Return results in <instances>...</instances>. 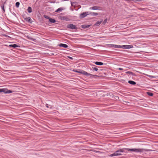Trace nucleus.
Returning <instances> with one entry per match:
<instances>
[{
  "label": "nucleus",
  "instance_id": "obj_1",
  "mask_svg": "<svg viewBox=\"0 0 158 158\" xmlns=\"http://www.w3.org/2000/svg\"><path fill=\"white\" fill-rule=\"evenodd\" d=\"M124 150H126L128 151H132L134 152H142L143 151H153V150H148L146 149H136V148H133V149H130V148H124L123 149H120L119 150H118L116 151V152H125Z\"/></svg>",
  "mask_w": 158,
  "mask_h": 158
},
{
  "label": "nucleus",
  "instance_id": "obj_2",
  "mask_svg": "<svg viewBox=\"0 0 158 158\" xmlns=\"http://www.w3.org/2000/svg\"><path fill=\"white\" fill-rule=\"evenodd\" d=\"M1 92H3L5 94H9L12 93V91L7 89H0V93Z\"/></svg>",
  "mask_w": 158,
  "mask_h": 158
},
{
  "label": "nucleus",
  "instance_id": "obj_3",
  "mask_svg": "<svg viewBox=\"0 0 158 158\" xmlns=\"http://www.w3.org/2000/svg\"><path fill=\"white\" fill-rule=\"evenodd\" d=\"M67 27L68 28H71V29H77V27L75 25H73L72 24H68L67 26Z\"/></svg>",
  "mask_w": 158,
  "mask_h": 158
},
{
  "label": "nucleus",
  "instance_id": "obj_4",
  "mask_svg": "<svg viewBox=\"0 0 158 158\" xmlns=\"http://www.w3.org/2000/svg\"><path fill=\"white\" fill-rule=\"evenodd\" d=\"M80 73L83 74L84 75H86L87 76H90L91 77H94L95 76V75L88 73L86 72H85L83 70L81 71Z\"/></svg>",
  "mask_w": 158,
  "mask_h": 158
},
{
  "label": "nucleus",
  "instance_id": "obj_5",
  "mask_svg": "<svg viewBox=\"0 0 158 158\" xmlns=\"http://www.w3.org/2000/svg\"><path fill=\"white\" fill-rule=\"evenodd\" d=\"M133 47V46L131 45H123L121 46V48L124 49H130Z\"/></svg>",
  "mask_w": 158,
  "mask_h": 158
},
{
  "label": "nucleus",
  "instance_id": "obj_6",
  "mask_svg": "<svg viewBox=\"0 0 158 158\" xmlns=\"http://www.w3.org/2000/svg\"><path fill=\"white\" fill-rule=\"evenodd\" d=\"M88 12H84L83 13L81 14L80 15V18H82L85 17L86 16H87L88 14Z\"/></svg>",
  "mask_w": 158,
  "mask_h": 158
},
{
  "label": "nucleus",
  "instance_id": "obj_7",
  "mask_svg": "<svg viewBox=\"0 0 158 158\" xmlns=\"http://www.w3.org/2000/svg\"><path fill=\"white\" fill-rule=\"evenodd\" d=\"M122 155V154L119 153H117V152H116L115 153L110 155H109V156H120Z\"/></svg>",
  "mask_w": 158,
  "mask_h": 158
},
{
  "label": "nucleus",
  "instance_id": "obj_8",
  "mask_svg": "<svg viewBox=\"0 0 158 158\" xmlns=\"http://www.w3.org/2000/svg\"><path fill=\"white\" fill-rule=\"evenodd\" d=\"M60 47H63L64 48H67L68 47L67 45L64 44H60L59 45Z\"/></svg>",
  "mask_w": 158,
  "mask_h": 158
},
{
  "label": "nucleus",
  "instance_id": "obj_9",
  "mask_svg": "<svg viewBox=\"0 0 158 158\" xmlns=\"http://www.w3.org/2000/svg\"><path fill=\"white\" fill-rule=\"evenodd\" d=\"M111 47L115 48H121V46L119 45H114V44H111Z\"/></svg>",
  "mask_w": 158,
  "mask_h": 158
},
{
  "label": "nucleus",
  "instance_id": "obj_10",
  "mask_svg": "<svg viewBox=\"0 0 158 158\" xmlns=\"http://www.w3.org/2000/svg\"><path fill=\"white\" fill-rule=\"evenodd\" d=\"M99 7L98 6H94L91 7L90 8V9H92L94 10H96L99 9Z\"/></svg>",
  "mask_w": 158,
  "mask_h": 158
},
{
  "label": "nucleus",
  "instance_id": "obj_11",
  "mask_svg": "<svg viewBox=\"0 0 158 158\" xmlns=\"http://www.w3.org/2000/svg\"><path fill=\"white\" fill-rule=\"evenodd\" d=\"M128 82L129 84L132 85H135L136 84L135 82L132 81H129Z\"/></svg>",
  "mask_w": 158,
  "mask_h": 158
},
{
  "label": "nucleus",
  "instance_id": "obj_12",
  "mask_svg": "<svg viewBox=\"0 0 158 158\" xmlns=\"http://www.w3.org/2000/svg\"><path fill=\"white\" fill-rule=\"evenodd\" d=\"M49 20L51 23H54L56 22V20L54 19H52L51 18H49Z\"/></svg>",
  "mask_w": 158,
  "mask_h": 158
},
{
  "label": "nucleus",
  "instance_id": "obj_13",
  "mask_svg": "<svg viewBox=\"0 0 158 158\" xmlns=\"http://www.w3.org/2000/svg\"><path fill=\"white\" fill-rule=\"evenodd\" d=\"M95 64L97 65H102L103 64V63L102 62H95Z\"/></svg>",
  "mask_w": 158,
  "mask_h": 158
},
{
  "label": "nucleus",
  "instance_id": "obj_14",
  "mask_svg": "<svg viewBox=\"0 0 158 158\" xmlns=\"http://www.w3.org/2000/svg\"><path fill=\"white\" fill-rule=\"evenodd\" d=\"M102 22V20H101L100 21H98L95 24V26H99L101 23Z\"/></svg>",
  "mask_w": 158,
  "mask_h": 158
},
{
  "label": "nucleus",
  "instance_id": "obj_15",
  "mask_svg": "<svg viewBox=\"0 0 158 158\" xmlns=\"http://www.w3.org/2000/svg\"><path fill=\"white\" fill-rule=\"evenodd\" d=\"M9 46L10 47H12L14 48L17 47H18V46L16 44H10V45Z\"/></svg>",
  "mask_w": 158,
  "mask_h": 158
},
{
  "label": "nucleus",
  "instance_id": "obj_16",
  "mask_svg": "<svg viewBox=\"0 0 158 158\" xmlns=\"http://www.w3.org/2000/svg\"><path fill=\"white\" fill-rule=\"evenodd\" d=\"M126 73L130 75H132L133 76H135V74L131 72L128 71L126 72Z\"/></svg>",
  "mask_w": 158,
  "mask_h": 158
},
{
  "label": "nucleus",
  "instance_id": "obj_17",
  "mask_svg": "<svg viewBox=\"0 0 158 158\" xmlns=\"http://www.w3.org/2000/svg\"><path fill=\"white\" fill-rule=\"evenodd\" d=\"M27 38L29 40L33 41H35V39H33L32 37H31L30 35H27Z\"/></svg>",
  "mask_w": 158,
  "mask_h": 158
},
{
  "label": "nucleus",
  "instance_id": "obj_18",
  "mask_svg": "<svg viewBox=\"0 0 158 158\" xmlns=\"http://www.w3.org/2000/svg\"><path fill=\"white\" fill-rule=\"evenodd\" d=\"M64 9L62 7H60L56 11V12L60 11L63 10Z\"/></svg>",
  "mask_w": 158,
  "mask_h": 158
},
{
  "label": "nucleus",
  "instance_id": "obj_19",
  "mask_svg": "<svg viewBox=\"0 0 158 158\" xmlns=\"http://www.w3.org/2000/svg\"><path fill=\"white\" fill-rule=\"evenodd\" d=\"M90 26V25H82V28H88V27H89Z\"/></svg>",
  "mask_w": 158,
  "mask_h": 158
},
{
  "label": "nucleus",
  "instance_id": "obj_20",
  "mask_svg": "<svg viewBox=\"0 0 158 158\" xmlns=\"http://www.w3.org/2000/svg\"><path fill=\"white\" fill-rule=\"evenodd\" d=\"M27 11L29 13H31L32 11L31 8L30 7H29L27 9Z\"/></svg>",
  "mask_w": 158,
  "mask_h": 158
},
{
  "label": "nucleus",
  "instance_id": "obj_21",
  "mask_svg": "<svg viewBox=\"0 0 158 158\" xmlns=\"http://www.w3.org/2000/svg\"><path fill=\"white\" fill-rule=\"evenodd\" d=\"M144 74L145 75L147 76L148 77H152V78H155V77H156V76H151V75H148V74Z\"/></svg>",
  "mask_w": 158,
  "mask_h": 158
},
{
  "label": "nucleus",
  "instance_id": "obj_22",
  "mask_svg": "<svg viewBox=\"0 0 158 158\" xmlns=\"http://www.w3.org/2000/svg\"><path fill=\"white\" fill-rule=\"evenodd\" d=\"M91 15L94 16H97L98 15V13H91Z\"/></svg>",
  "mask_w": 158,
  "mask_h": 158
},
{
  "label": "nucleus",
  "instance_id": "obj_23",
  "mask_svg": "<svg viewBox=\"0 0 158 158\" xmlns=\"http://www.w3.org/2000/svg\"><path fill=\"white\" fill-rule=\"evenodd\" d=\"M147 94L149 96H152L153 95V94L150 92H147Z\"/></svg>",
  "mask_w": 158,
  "mask_h": 158
},
{
  "label": "nucleus",
  "instance_id": "obj_24",
  "mask_svg": "<svg viewBox=\"0 0 158 158\" xmlns=\"http://www.w3.org/2000/svg\"><path fill=\"white\" fill-rule=\"evenodd\" d=\"M49 106L48 105V104H46V107H47V108H52V105H49Z\"/></svg>",
  "mask_w": 158,
  "mask_h": 158
},
{
  "label": "nucleus",
  "instance_id": "obj_25",
  "mask_svg": "<svg viewBox=\"0 0 158 158\" xmlns=\"http://www.w3.org/2000/svg\"><path fill=\"white\" fill-rule=\"evenodd\" d=\"M19 4H20V3H19V2H16V4H15L16 6L17 7H18L19 6Z\"/></svg>",
  "mask_w": 158,
  "mask_h": 158
},
{
  "label": "nucleus",
  "instance_id": "obj_26",
  "mask_svg": "<svg viewBox=\"0 0 158 158\" xmlns=\"http://www.w3.org/2000/svg\"><path fill=\"white\" fill-rule=\"evenodd\" d=\"M1 7L2 9L3 10V11H4V12H5V9H4V5L3 4H2L1 5Z\"/></svg>",
  "mask_w": 158,
  "mask_h": 158
},
{
  "label": "nucleus",
  "instance_id": "obj_27",
  "mask_svg": "<svg viewBox=\"0 0 158 158\" xmlns=\"http://www.w3.org/2000/svg\"><path fill=\"white\" fill-rule=\"evenodd\" d=\"M107 19H105L104 20V21L102 23L104 25L106 24V23L107 22Z\"/></svg>",
  "mask_w": 158,
  "mask_h": 158
},
{
  "label": "nucleus",
  "instance_id": "obj_28",
  "mask_svg": "<svg viewBox=\"0 0 158 158\" xmlns=\"http://www.w3.org/2000/svg\"><path fill=\"white\" fill-rule=\"evenodd\" d=\"M76 2H71V4L72 6H74L76 5Z\"/></svg>",
  "mask_w": 158,
  "mask_h": 158
},
{
  "label": "nucleus",
  "instance_id": "obj_29",
  "mask_svg": "<svg viewBox=\"0 0 158 158\" xmlns=\"http://www.w3.org/2000/svg\"><path fill=\"white\" fill-rule=\"evenodd\" d=\"M92 69H93L94 70H95L96 71H97L98 70V69L97 68H95V67H92Z\"/></svg>",
  "mask_w": 158,
  "mask_h": 158
},
{
  "label": "nucleus",
  "instance_id": "obj_30",
  "mask_svg": "<svg viewBox=\"0 0 158 158\" xmlns=\"http://www.w3.org/2000/svg\"><path fill=\"white\" fill-rule=\"evenodd\" d=\"M143 0H130V1H133L134 2L139 1L140 2L142 1Z\"/></svg>",
  "mask_w": 158,
  "mask_h": 158
},
{
  "label": "nucleus",
  "instance_id": "obj_31",
  "mask_svg": "<svg viewBox=\"0 0 158 158\" xmlns=\"http://www.w3.org/2000/svg\"><path fill=\"white\" fill-rule=\"evenodd\" d=\"M44 17L45 18H46V19H49V18H50V17H49L48 16H47V15H44Z\"/></svg>",
  "mask_w": 158,
  "mask_h": 158
},
{
  "label": "nucleus",
  "instance_id": "obj_32",
  "mask_svg": "<svg viewBox=\"0 0 158 158\" xmlns=\"http://www.w3.org/2000/svg\"><path fill=\"white\" fill-rule=\"evenodd\" d=\"M118 69L119 70H123V69L122 68H119Z\"/></svg>",
  "mask_w": 158,
  "mask_h": 158
},
{
  "label": "nucleus",
  "instance_id": "obj_33",
  "mask_svg": "<svg viewBox=\"0 0 158 158\" xmlns=\"http://www.w3.org/2000/svg\"><path fill=\"white\" fill-rule=\"evenodd\" d=\"M75 72H77V73H80L81 71H74Z\"/></svg>",
  "mask_w": 158,
  "mask_h": 158
},
{
  "label": "nucleus",
  "instance_id": "obj_34",
  "mask_svg": "<svg viewBox=\"0 0 158 158\" xmlns=\"http://www.w3.org/2000/svg\"><path fill=\"white\" fill-rule=\"evenodd\" d=\"M68 57L70 58V59H73V58L71 57H70V56H68Z\"/></svg>",
  "mask_w": 158,
  "mask_h": 158
},
{
  "label": "nucleus",
  "instance_id": "obj_35",
  "mask_svg": "<svg viewBox=\"0 0 158 158\" xmlns=\"http://www.w3.org/2000/svg\"><path fill=\"white\" fill-rule=\"evenodd\" d=\"M94 152H98V151H94Z\"/></svg>",
  "mask_w": 158,
  "mask_h": 158
},
{
  "label": "nucleus",
  "instance_id": "obj_36",
  "mask_svg": "<svg viewBox=\"0 0 158 158\" xmlns=\"http://www.w3.org/2000/svg\"><path fill=\"white\" fill-rule=\"evenodd\" d=\"M156 77H158V76H156Z\"/></svg>",
  "mask_w": 158,
  "mask_h": 158
}]
</instances>
